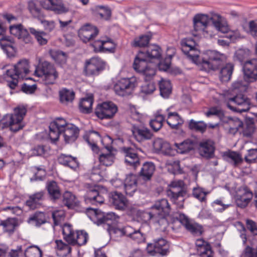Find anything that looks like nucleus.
Segmentation results:
<instances>
[{
  "mask_svg": "<svg viewBox=\"0 0 257 257\" xmlns=\"http://www.w3.org/2000/svg\"><path fill=\"white\" fill-rule=\"evenodd\" d=\"M148 61L145 53L140 51L135 57L133 68L144 77L152 78L156 74V65Z\"/></svg>",
  "mask_w": 257,
  "mask_h": 257,
  "instance_id": "obj_7",
  "label": "nucleus"
},
{
  "mask_svg": "<svg viewBox=\"0 0 257 257\" xmlns=\"http://www.w3.org/2000/svg\"><path fill=\"white\" fill-rule=\"evenodd\" d=\"M155 166L152 162H146L144 164L141 171V174L144 179L149 180L153 174Z\"/></svg>",
  "mask_w": 257,
  "mask_h": 257,
  "instance_id": "obj_51",
  "label": "nucleus"
},
{
  "mask_svg": "<svg viewBox=\"0 0 257 257\" xmlns=\"http://www.w3.org/2000/svg\"><path fill=\"white\" fill-rule=\"evenodd\" d=\"M35 74L41 77L46 85L54 84L59 76L54 66L47 61L42 62L39 67H36Z\"/></svg>",
  "mask_w": 257,
  "mask_h": 257,
  "instance_id": "obj_8",
  "label": "nucleus"
},
{
  "mask_svg": "<svg viewBox=\"0 0 257 257\" xmlns=\"http://www.w3.org/2000/svg\"><path fill=\"white\" fill-rule=\"evenodd\" d=\"M93 98L92 95L81 99L79 107L80 111L85 114H88L92 112Z\"/></svg>",
  "mask_w": 257,
  "mask_h": 257,
  "instance_id": "obj_39",
  "label": "nucleus"
},
{
  "mask_svg": "<svg viewBox=\"0 0 257 257\" xmlns=\"http://www.w3.org/2000/svg\"><path fill=\"white\" fill-rule=\"evenodd\" d=\"M194 36H203L204 37H211L213 36L212 26L210 25L212 21L216 30L223 34L229 33V29L223 18L219 15L214 14L211 17L207 15L197 14L193 19Z\"/></svg>",
  "mask_w": 257,
  "mask_h": 257,
  "instance_id": "obj_2",
  "label": "nucleus"
},
{
  "mask_svg": "<svg viewBox=\"0 0 257 257\" xmlns=\"http://www.w3.org/2000/svg\"><path fill=\"white\" fill-rule=\"evenodd\" d=\"M29 68V61L22 59L13 68L8 69L4 74V78L9 87L14 89L18 85L19 79H28L27 76L30 72Z\"/></svg>",
  "mask_w": 257,
  "mask_h": 257,
  "instance_id": "obj_4",
  "label": "nucleus"
},
{
  "mask_svg": "<svg viewBox=\"0 0 257 257\" xmlns=\"http://www.w3.org/2000/svg\"><path fill=\"white\" fill-rule=\"evenodd\" d=\"M117 105L111 101L99 104L95 109L96 115L100 119H110L117 112Z\"/></svg>",
  "mask_w": 257,
  "mask_h": 257,
  "instance_id": "obj_13",
  "label": "nucleus"
},
{
  "mask_svg": "<svg viewBox=\"0 0 257 257\" xmlns=\"http://www.w3.org/2000/svg\"><path fill=\"white\" fill-rule=\"evenodd\" d=\"M151 37L149 35H142L135 39L133 45L135 47H145L148 45Z\"/></svg>",
  "mask_w": 257,
  "mask_h": 257,
  "instance_id": "obj_63",
  "label": "nucleus"
},
{
  "mask_svg": "<svg viewBox=\"0 0 257 257\" xmlns=\"http://www.w3.org/2000/svg\"><path fill=\"white\" fill-rule=\"evenodd\" d=\"M224 157L228 162L232 163L235 166L240 165L243 162L241 156L239 153L234 151L225 152Z\"/></svg>",
  "mask_w": 257,
  "mask_h": 257,
  "instance_id": "obj_43",
  "label": "nucleus"
},
{
  "mask_svg": "<svg viewBox=\"0 0 257 257\" xmlns=\"http://www.w3.org/2000/svg\"><path fill=\"white\" fill-rule=\"evenodd\" d=\"M96 16L99 18L109 20L111 17V11L108 6L99 5L96 6Z\"/></svg>",
  "mask_w": 257,
  "mask_h": 257,
  "instance_id": "obj_50",
  "label": "nucleus"
},
{
  "mask_svg": "<svg viewBox=\"0 0 257 257\" xmlns=\"http://www.w3.org/2000/svg\"><path fill=\"white\" fill-rule=\"evenodd\" d=\"M56 253L60 257H65L71 251V247L69 244H67L64 243L61 240H56Z\"/></svg>",
  "mask_w": 257,
  "mask_h": 257,
  "instance_id": "obj_42",
  "label": "nucleus"
},
{
  "mask_svg": "<svg viewBox=\"0 0 257 257\" xmlns=\"http://www.w3.org/2000/svg\"><path fill=\"white\" fill-rule=\"evenodd\" d=\"M109 202L117 210H124L127 206V199L121 193L117 192L112 193Z\"/></svg>",
  "mask_w": 257,
  "mask_h": 257,
  "instance_id": "obj_25",
  "label": "nucleus"
},
{
  "mask_svg": "<svg viewBox=\"0 0 257 257\" xmlns=\"http://www.w3.org/2000/svg\"><path fill=\"white\" fill-rule=\"evenodd\" d=\"M41 3L44 9L52 11L57 14L67 11L61 0H42Z\"/></svg>",
  "mask_w": 257,
  "mask_h": 257,
  "instance_id": "obj_23",
  "label": "nucleus"
},
{
  "mask_svg": "<svg viewBox=\"0 0 257 257\" xmlns=\"http://www.w3.org/2000/svg\"><path fill=\"white\" fill-rule=\"evenodd\" d=\"M107 231L111 238L116 239L117 237L122 236H127L129 234V231L131 230L130 226H126L122 228H118L113 226V225L108 227Z\"/></svg>",
  "mask_w": 257,
  "mask_h": 257,
  "instance_id": "obj_35",
  "label": "nucleus"
},
{
  "mask_svg": "<svg viewBox=\"0 0 257 257\" xmlns=\"http://www.w3.org/2000/svg\"><path fill=\"white\" fill-rule=\"evenodd\" d=\"M26 257H42V251L36 246H30L25 251Z\"/></svg>",
  "mask_w": 257,
  "mask_h": 257,
  "instance_id": "obj_64",
  "label": "nucleus"
},
{
  "mask_svg": "<svg viewBox=\"0 0 257 257\" xmlns=\"http://www.w3.org/2000/svg\"><path fill=\"white\" fill-rule=\"evenodd\" d=\"M243 78L248 82L257 80V59H252L246 61L243 66Z\"/></svg>",
  "mask_w": 257,
  "mask_h": 257,
  "instance_id": "obj_18",
  "label": "nucleus"
},
{
  "mask_svg": "<svg viewBox=\"0 0 257 257\" xmlns=\"http://www.w3.org/2000/svg\"><path fill=\"white\" fill-rule=\"evenodd\" d=\"M52 218L55 226L60 225L65 217V211L62 209L56 210L52 212Z\"/></svg>",
  "mask_w": 257,
  "mask_h": 257,
  "instance_id": "obj_61",
  "label": "nucleus"
},
{
  "mask_svg": "<svg viewBox=\"0 0 257 257\" xmlns=\"http://www.w3.org/2000/svg\"><path fill=\"white\" fill-rule=\"evenodd\" d=\"M253 195L251 191L245 189L243 190V194L238 195L237 199V204L241 208L246 207L251 198Z\"/></svg>",
  "mask_w": 257,
  "mask_h": 257,
  "instance_id": "obj_45",
  "label": "nucleus"
},
{
  "mask_svg": "<svg viewBox=\"0 0 257 257\" xmlns=\"http://www.w3.org/2000/svg\"><path fill=\"white\" fill-rule=\"evenodd\" d=\"M171 108L172 107H170L166 110L168 113L166 122L172 128L177 129L183 123L184 120L177 112L170 111Z\"/></svg>",
  "mask_w": 257,
  "mask_h": 257,
  "instance_id": "obj_28",
  "label": "nucleus"
},
{
  "mask_svg": "<svg viewBox=\"0 0 257 257\" xmlns=\"http://www.w3.org/2000/svg\"><path fill=\"white\" fill-rule=\"evenodd\" d=\"M205 115L209 117L212 115H215L218 117L220 121L224 123H229L230 124L233 123L234 121L230 117H226L224 115L223 110L217 106L210 107L208 110L205 113Z\"/></svg>",
  "mask_w": 257,
  "mask_h": 257,
  "instance_id": "obj_29",
  "label": "nucleus"
},
{
  "mask_svg": "<svg viewBox=\"0 0 257 257\" xmlns=\"http://www.w3.org/2000/svg\"><path fill=\"white\" fill-rule=\"evenodd\" d=\"M0 47L9 57H13L16 52L14 41L9 36L3 37L0 39Z\"/></svg>",
  "mask_w": 257,
  "mask_h": 257,
  "instance_id": "obj_26",
  "label": "nucleus"
},
{
  "mask_svg": "<svg viewBox=\"0 0 257 257\" xmlns=\"http://www.w3.org/2000/svg\"><path fill=\"white\" fill-rule=\"evenodd\" d=\"M124 156L125 164L134 168L140 165V160L136 150L130 147H124L122 149Z\"/></svg>",
  "mask_w": 257,
  "mask_h": 257,
  "instance_id": "obj_22",
  "label": "nucleus"
},
{
  "mask_svg": "<svg viewBox=\"0 0 257 257\" xmlns=\"http://www.w3.org/2000/svg\"><path fill=\"white\" fill-rule=\"evenodd\" d=\"M167 195L177 209L184 207V202L187 192L184 188V182L181 180H174L169 185Z\"/></svg>",
  "mask_w": 257,
  "mask_h": 257,
  "instance_id": "obj_6",
  "label": "nucleus"
},
{
  "mask_svg": "<svg viewBox=\"0 0 257 257\" xmlns=\"http://www.w3.org/2000/svg\"><path fill=\"white\" fill-rule=\"evenodd\" d=\"M165 119V116L162 114V110H159L155 114L154 118L150 120V125L154 131L157 132L162 128Z\"/></svg>",
  "mask_w": 257,
  "mask_h": 257,
  "instance_id": "obj_34",
  "label": "nucleus"
},
{
  "mask_svg": "<svg viewBox=\"0 0 257 257\" xmlns=\"http://www.w3.org/2000/svg\"><path fill=\"white\" fill-rule=\"evenodd\" d=\"M250 82H247L243 78L238 79L232 84V89L233 90L239 92H243L246 91L248 86V83Z\"/></svg>",
  "mask_w": 257,
  "mask_h": 257,
  "instance_id": "obj_57",
  "label": "nucleus"
},
{
  "mask_svg": "<svg viewBox=\"0 0 257 257\" xmlns=\"http://www.w3.org/2000/svg\"><path fill=\"white\" fill-rule=\"evenodd\" d=\"M85 201L87 203L98 205L104 202V198L102 193L99 192L97 187L87 191L85 196Z\"/></svg>",
  "mask_w": 257,
  "mask_h": 257,
  "instance_id": "obj_24",
  "label": "nucleus"
},
{
  "mask_svg": "<svg viewBox=\"0 0 257 257\" xmlns=\"http://www.w3.org/2000/svg\"><path fill=\"white\" fill-rule=\"evenodd\" d=\"M195 244L201 257H213V252L211 245L202 238L196 240Z\"/></svg>",
  "mask_w": 257,
  "mask_h": 257,
  "instance_id": "obj_27",
  "label": "nucleus"
},
{
  "mask_svg": "<svg viewBox=\"0 0 257 257\" xmlns=\"http://www.w3.org/2000/svg\"><path fill=\"white\" fill-rule=\"evenodd\" d=\"M135 87L133 78H123L118 80L113 85L115 93L119 96L130 95Z\"/></svg>",
  "mask_w": 257,
  "mask_h": 257,
  "instance_id": "obj_16",
  "label": "nucleus"
},
{
  "mask_svg": "<svg viewBox=\"0 0 257 257\" xmlns=\"http://www.w3.org/2000/svg\"><path fill=\"white\" fill-rule=\"evenodd\" d=\"M181 49L193 63L200 64L206 69L215 70L226 62V56L215 50H208L201 60L199 51L196 48L195 42L192 39H184L181 42Z\"/></svg>",
  "mask_w": 257,
  "mask_h": 257,
  "instance_id": "obj_1",
  "label": "nucleus"
},
{
  "mask_svg": "<svg viewBox=\"0 0 257 257\" xmlns=\"http://www.w3.org/2000/svg\"><path fill=\"white\" fill-rule=\"evenodd\" d=\"M28 9L32 16L39 20L42 21L44 17V14L42 10L38 7L35 3L33 2H29L28 3Z\"/></svg>",
  "mask_w": 257,
  "mask_h": 257,
  "instance_id": "obj_48",
  "label": "nucleus"
},
{
  "mask_svg": "<svg viewBox=\"0 0 257 257\" xmlns=\"http://www.w3.org/2000/svg\"><path fill=\"white\" fill-rule=\"evenodd\" d=\"M234 69V65L230 63H226L220 69L219 78L222 82H227L231 79Z\"/></svg>",
  "mask_w": 257,
  "mask_h": 257,
  "instance_id": "obj_40",
  "label": "nucleus"
},
{
  "mask_svg": "<svg viewBox=\"0 0 257 257\" xmlns=\"http://www.w3.org/2000/svg\"><path fill=\"white\" fill-rule=\"evenodd\" d=\"M79 133L78 127L61 117L56 118L49 125V136L53 143L58 141L60 135H62L66 143H73L77 139Z\"/></svg>",
  "mask_w": 257,
  "mask_h": 257,
  "instance_id": "obj_3",
  "label": "nucleus"
},
{
  "mask_svg": "<svg viewBox=\"0 0 257 257\" xmlns=\"http://www.w3.org/2000/svg\"><path fill=\"white\" fill-rule=\"evenodd\" d=\"M63 238L68 244L70 242H74L73 236L75 233L73 230L72 226L69 224H65L62 227Z\"/></svg>",
  "mask_w": 257,
  "mask_h": 257,
  "instance_id": "obj_53",
  "label": "nucleus"
},
{
  "mask_svg": "<svg viewBox=\"0 0 257 257\" xmlns=\"http://www.w3.org/2000/svg\"><path fill=\"white\" fill-rule=\"evenodd\" d=\"M27 112L25 106H19L14 110V113L7 114L0 122V127L2 128L8 127L13 132H17L22 130L24 124L22 122Z\"/></svg>",
  "mask_w": 257,
  "mask_h": 257,
  "instance_id": "obj_5",
  "label": "nucleus"
},
{
  "mask_svg": "<svg viewBox=\"0 0 257 257\" xmlns=\"http://www.w3.org/2000/svg\"><path fill=\"white\" fill-rule=\"evenodd\" d=\"M214 211L219 213H222L230 206L231 204H226L222 199L219 198L214 200L211 204Z\"/></svg>",
  "mask_w": 257,
  "mask_h": 257,
  "instance_id": "obj_58",
  "label": "nucleus"
},
{
  "mask_svg": "<svg viewBox=\"0 0 257 257\" xmlns=\"http://www.w3.org/2000/svg\"><path fill=\"white\" fill-rule=\"evenodd\" d=\"M58 162L60 164L67 166L72 169H76L78 167L79 163L76 158L71 155L61 154L58 158Z\"/></svg>",
  "mask_w": 257,
  "mask_h": 257,
  "instance_id": "obj_32",
  "label": "nucleus"
},
{
  "mask_svg": "<svg viewBox=\"0 0 257 257\" xmlns=\"http://www.w3.org/2000/svg\"><path fill=\"white\" fill-rule=\"evenodd\" d=\"M44 195V192L40 191L30 196L26 202V205L31 209H35L40 205V202L43 200Z\"/></svg>",
  "mask_w": 257,
  "mask_h": 257,
  "instance_id": "obj_37",
  "label": "nucleus"
},
{
  "mask_svg": "<svg viewBox=\"0 0 257 257\" xmlns=\"http://www.w3.org/2000/svg\"><path fill=\"white\" fill-rule=\"evenodd\" d=\"M87 213L92 220L95 221L97 219L98 224H106L108 227L115 225L119 218L118 216L113 212H108L105 215H102L98 209L91 208H87Z\"/></svg>",
  "mask_w": 257,
  "mask_h": 257,
  "instance_id": "obj_11",
  "label": "nucleus"
},
{
  "mask_svg": "<svg viewBox=\"0 0 257 257\" xmlns=\"http://www.w3.org/2000/svg\"><path fill=\"white\" fill-rule=\"evenodd\" d=\"M0 225L3 227L5 231L10 233L13 232L18 225V220L15 218H9L5 220L2 221Z\"/></svg>",
  "mask_w": 257,
  "mask_h": 257,
  "instance_id": "obj_47",
  "label": "nucleus"
},
{
  "mask_svg": "<svg viewBox=\"0 0 257 257\" xmlns=\"http://www.w3.org/2000/svg\"><path fill=\"white\" fill-rule=\"evenodd\" d=\"M207 193L202 188L197 187L193 189L192 195L194 197L197 199L200 202L206 201V196Z\"/></svg>",
  "mask_w": 257,
  "mask_h": 257,
  "instance_id": "obj_62",
  "label": "nucleus"
},
{
  "mask_svg": "<svg viewBox=\"0 0 257 257\" xmlns=\"http://www.w3.org/2000/svg\"><path fill=\"white\" fill-rule=\"evenodd\" d=\"M151 208L155 213L158 224L165 228L168 225L166 217L169 215L171 211V206L167 199H161L157 200Z\"/></svg>",
  "mask_w": 257,
  "mask_h": 257,
  "instance_id": "obj_9",
  "label": "nucleus"
},
{
  "mask_svg": "<svg viewBox=\"0 0 257 257\" xmlns=\"http://www.w3.org/2000/svg\"><path fill=\"white\" fill-rule=\"evenodd\" d=\"M175 217L193 235L200 236L203 232V228L201 225L190 219L185 214L179 213L176 214Z\"/></svg>",
  "mask_w": 257,
  "mask_h": 257,
  "instance_id": "obj_15",
  "label": "nucleus"
},
{
  "mask_svg": "<svg viewBox=\"0 0 257 257\" xmlns=\"http://www.w3.org/2000/svg\"><path fill=\"white\" fill-rule=\"evenodd\" d=\"M98 29L90 24L83 26L78 31L79 38L84 43L93 40L98 35Z\"/></svg>",
  "mask_w": 257,
  "mask_h": 257,
  "instance_id": "obj_19",
  "label": "nucleus"
},
{
  "mask_svg": "<svg viewBox=\"0 0 257 257\" xmlns=\"http://www.w3.org/2000/svg\"><path fill=\"white\" fill-rule=\"evenodd\" d=\"M133 137L138 142L149 140L153 137L151 130L143 124H133L132 127Z\"/></svg>",
  "mask_w": 257,
  "mask_h": 257,
  "instance_id": "obj_17",
  "label": "nucleus"
},
{
  "mask_svg": "<svg viewBox=\"0 0 257 257\" xmlns=\"http://www.w3.org/2000/svg\"><path fill=\"white\" fill-rule=\"evenodd\" d=\"M85 141L88 143L91 149L94 152L97 153L98 151V148L97 146V143L98 141L103 139L101 138L99 134L96 131L90 132L88 135L84 137Z\"/></svg>",
  "mask_w": 257,
  "mask_h": 257,
  "instance_id": "obj_30",
  "label": "nucleus"
},
{
  "mask_svg": "<svg viewBox=\"0 0 257 257\" xmlns=\"http://www.w3.org/2000/svg\"><path fill=\"white\" fill-rule=\"evenodd\" d=\"M46 222L47 219L45 214L43 212H36L31 215L28 219V223H34L37 226H40Z\"/></svg>",
  "mask_w": 257,
  "mask_h": 257,
  "instance_id": "obj_44",
  "label": "nucleus"
},
{
  "mask_svg": "<svg viewBox=\"0 0 257 257\" xmlns=\"http://www.w3.org/2000/svg\"><path fill=\"white\" fill-rule=\"evenodd\" d=\"M154 213H154L151 209V208L150 211L139 210L137 211L138 216L140 217L142 220L147 221L153 219L155 222L157 223V219L156 218Z\"/></svg>",
  "mask_w": 257,
  "mask_h": 257,
  "instance_id": "obj_59",
  "label": "nucleus"
},
{
  "mask_svg": "<svg viewBox=\"0 0 257 257\" xmlns=\"http://www.w3.org/2000/svg\"><path fill=\"white\" fill-rule=\"evenodd\" d=\"M47 187L50 196L52 199L55 200L60 197V191L56 182H50L48 183Z\"/></svg>",
  "mask_w": 257,
  "mask_h": 257,
  "instance_id": "obj_55",
  "label": "nucleus"
},
{
  "mask_svg": "<svg viewBox=\"0 0 257 257\" xmlns=\"http://www.w3.org/2000/svg\"><path fill=\"white\" fill-rule=\"evenodd\" d=\"M112 139L108 136L103 137L101 140V143L104 146L106 152H102L99 156V160L101 165L105 166H111L115 160V154L114 150L112 146Z\"/></svg>",
  "mask_w": 257,
  "mask_h": 257,
  "instance_id": "obj_10",
  "label": "nucleus"
},
{
  "mask_svg": "<svg viewBox=\"0 0 257 257\" xmlns=\"http://www.w3.org/2000/svg\"><path fill=\"white\" fill-rule=\"evenodd\" d=\"M95 52H112L115 47V44L110 38H106L98 40L92 44Z\"/></svg>",
  "mask_w": 257,
  "mask_h": 257,
  "instance_id": "obj_21",
  "label": "nucleus"
},
{
  "mask_svg": "<svg viewBox=\"0 0 257 257\" xmlns=\"http://www.w3.org/2000/svg\"><path fill=\"white\" fill-rule=\"evenodd\" d=\"M196 141L192 139H186L180 143H175V146L178 153L183 154L189 152L196 147Z\"/></svg>",
  "mask_w": 257,
  "mask_h": 257,
  "instance_id": "obj_31",
  "label": "nucleus"
},
{
  "mask_svg": "<svg viewBox=\"0 0 257 257\" xmlns=\"http://www.w3.org/2000/svg\"><path fill=\"white\" fill-rule=\"evenodd\" d=\"M63 203L69 208H72L78 205V200L71 192L66 191L63 195Z\"/></svg>",
  "mask_w": 257,
  "mask_h": 257,
  "instance_id": "obj_46",
  "label": "nucleus"
},
{
  "mask_svg": "<svg viewBox=\"0 0 257 257\" xmlns=\"http://www.w3.org/2000/svg\"><path fill=\"white\" fill-rule=\"evenodd\" d=\"M59 95L60 102L65 104L72 102L75 97V93L73 90L65 88L59 91Z\"/></svg>",
  "mask_w": 257,
  "mask_h": 257,
  "instance_id": "obj_41",
  "label": "nucleus"
},
{
  "mask_svg": "<svg viewBox=\"0 0 257 257\" xmlns=\"http://www.w3.org/2000/svg\"><path fill=\"white\" fill-rule=\"evenodd\" d=\"M131 229L129 231V234H127V236L130 237L138 243L145 241V234L141 231V229L137 230L132 227H131Z\"/></svg>",
  "mask_w": 257,
  "mask_h": 257,
  "instance_id": "obj_52",
  "label": "nucleus"
},
{
  "mask_svg": "<svg viewBox=\"0 0 257 257\" xmlns=\"http://www.w3.org/2000/svg\"><path fill=\"white\" fill-rule=\"evenodd\" d=\"M105 63L98 57H92L85 61L84 72L87 76L98 75L104 69Z\"/></svg>",
  "mask_w": 257,
  "mask_h": 257,
  "instance_id": "obj_14",
  "label": "nucleus"
},
{
  "mask_svg": "<svg viewBox=\"0 0 257 257\" xmlns=\"http://www.w3.org/2000/svg\"><path fill=\"white\" fill-rule=\"evenodd\" d=\"M145 82L142 86L141 92L146 95H149L152 94L156 90V86L155 83L151 80V78L148 77H144Z\"/></svg>",
  "mask_w": 257,
  "mask_h": 257,
  "instance_id": "obj_56",
  "label": "nucleus"
},
{
  "mask_svg": "<svg viewBox=\"0 0 257 257\" xmlns=\"http://www.w3.org/2000/svg\"><path fill=\"white\" fill-rule=\"evenodd\" d=\"M161 95L163 97H168L172 92V86L169 80H161L159 82Z\"/></svg>",
  "mask_w": 257,
  "mask_h": 257,
  "instance_id": "obj_54",
  "label": "nucleus"
},
{
  "mask_svg": "<svg viewBox=\"0 0 257 257\" xmlns=\"http://www.w3.org/2000/svg\"><path fill=\"white\" fill-rule=\"evenodd\" d=\"M189 128L192 130L204 133L207 128V124L203 121H195L191 119L189 123Z\"/></svg>",
  "mask_w": 257,
  "mask_h": 257,
  "instance_id": "obj_60",
  "label": "nucleus"
},
{
  "mask_svg": "<svg viewBox=\"0 0 257 257\" xmlns=\"http://www.w3.org/2000/svg\"><path fill=\"white\" fill-rule=\"evenodd\" d=\"M88 239V233L84 231L80 230L76 232V234L73 236L74 242H70L69 244L75 245L77 244L78 245H83L86 243Z\"/></svg>",
  "mask_w": 257,
  "mask_h": 257,
  "instance_id": "obj_49",
  "label": "nucleus"
},
{
  "mask_svg": "<svg viewBox=\"0 0 257 257\" xmlns=\"http://www.w3.org/2000/svg\"><path fill=\"white\" fill-rule=\"evenodd\" d=\"M250 104L249 99L242 94L229 98L226 104L230 109L239 113L248 111L250 108Z\"/></svg>",
  "mask_w": 257,
  "mask_h": 257,
  "instance_id": "obj_12",
  "label": "nucleus"
},
{
  "mask_svg": "<svg viewBox=\"0 0 257 257\" xmlns=\"http://www.w3.org/2000/svg\"><path fill=\"white\" fill-rule=\"evenodd\" d=\"M155 248L158 256H164L169 252V245L166 240L160 238L155 240Z\"/></svg>",
  "mask_w": 257,
  "mask_h": 257,
  "instance_id": "obj_36",
  "label": "nucleus"
},
{
  "mask_svg": "<svg viewBox=\"0 0 257 257\" xmlns=\"http://www.w3.org/2000/svg\"><path fill=\"white\" fill-rule=\"evenodd\" d=\"M10 33L28 44L32 42V38L28 30L21 24L13 25L10 26Z\"/></svg>",
  "mask_w": 257,
  "mask_h": 257,
  "instance_id": "obj_20",
  "label": "nucleus"
},
{
  "mask_svg": "<svg viewBox=\"0 0 257 257\" xmlns=\"http://www.w3.org/2000/svg\"><path fill=\"white\" fill-rule=\"evenodd\" d=\"M146 57L149 60H159L161 57V49L156 45L149 46L147 48V50L145 52Z\"/></svg>",
  "mask_w": 257,
  "mask_h": 257,
  "instance_id": "obj_38",
  "label": "nucleus"
},
{
  "mask_svg": "<svg viewBox=\"0 0 257 257\" xmlns=\"http://www.w3.org/2000/svg\"><path fill=\"white\" fill-rule=\"evenodd\" d=\"M199 151L202 156L210 158L213 156L214 147L211 141H207L200 144Z\"/></svg>",
  "mask_w": 257,
  "mask_h": 257,
  "instance_id": "obj_33",
  "label": "nucleus"
}]
</instances>
